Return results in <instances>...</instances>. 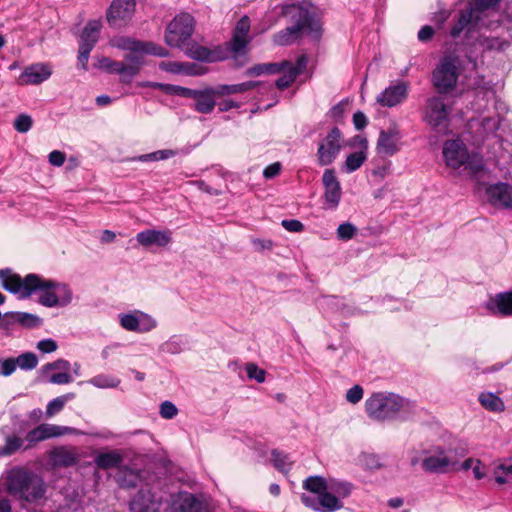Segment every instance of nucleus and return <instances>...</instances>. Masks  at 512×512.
<instances>
[{
  "instance_id": "393cba45",
  "label": "nucleus",
  "mask_w": 512,
  "mask_h": 512,
  "mask_svg": "<svg viewBox=\"0 0 512 512\" xmlns=\"http://www.w3.org/2000/svg\"><path fill=\"white\" fill-rule=\"evenodd\" d=\"M216 94L215 87H205L203 89H197L193 100L195 101V111L203 114L211 113L216 105Z\"/></svg>"
},
{
  "instance_id": "c756f323",
  "label": "nucleus",
  "mask_w": 512,
  "mask_h": 512,
  "mask_svg": "<svg viewBox=\"0 0 512 512\" xmlns=\"http://www.w3.org/2000/svg\"><path fill=\"white\" fill-rule=\"evenodd\" d=\"M51 459L57 466L70 467L79 462L80 455L74 447H60L52 451Z\"/></svg>"
},
{
  "instance_id": "a211bd4d",
  "label": "nucleus",
  "mask_w": 512,
  "mask_h": 512,
  "mask_svg": "<svg viewBox=\"0 0 512 512\" xmlns=\"http://www.w3.org/2000/svg\"><path fill=\"white\" fill-rule=\"evenodd\" d=\"M477 11L473 9L472 4L466 5L464 9L459 11V16L455 24L450 30V36L454 39L461 36V34L467 30L470 31L472 28H481L488 26L484 20L476 14Z\"/></svg>"
},
{
  "instance_id": "0e129e2a",
  "label": "nucleus",
  "mask_w": 512,
  "mask_h": 512,
  "mask_svg": "<svg viewBox=\"0 0 512 512\" xmlns=\"http://www.w3.org/2000/svg\"><path fill=\"white\" fill-rule=\"evenodd\" d=\"M362 462L368 469H377L381 466L379 457L375 454H364L362 456Z\"/></svg>"
},
{
  "instance_id": "f3484780",
  "label": "nucleus",
  "mask_w": 512,
  "mask_h": 512,
  "mask_svg": "<svg viewBox=\"0 0 512 512\" xmlns=\"http://www.w3.org/2000/svg\"><path fill=\"white\" fill-rule=\"evenodd\" d=\"M409 93V83L396 80L386 87L376 98L382 107L392 108L403 103Z\"/></svg>"
},
{
  "instance_id": "774afa93",
  "label": "nucleus",
  "mask_w": 512,
  "mask_h": 512,
  "mask_svg": "<svg viewBox=\"0 0 512 512\" xmlns=\"http://www.w3.org/2000/svg\"><path fill=\"white\" fill-rule=\"evenodd\" d=\"M91 51H92L91 49L79 46L78 66L83 70L87 69V64H88V60H89Z\"/></svg>"
},
{
  "instance_id": "09e8293b",
  "label": "nucleus",
  "mask_w": 512,
  "mask_h": 512,
  "mask_svg": "<svg viewBox=\"0 0 512 512\" xmlns=\"http://www.w3.org/2000/svg\"><path fill=\"white\" fill-rule=\"evenodd\" d=\"M500 0H471L467 3V5L473 6V9L477 15L483 20L486 17V10L496 6Z\"/></svg>"
},
{
  "instance_id": "680f3d73",
  "label": "nucleus",
  "mask_w": 512,
  "mask_h": 512,
  "mask_svg": "<svg viewBox=\"0 0 512 512\" xmlns=\"http://www.w3.org/2000/svg\"><path fill=\"white\" fill-rule=\"evenodd\" d=\"M281 224L289 232L298 233L304 230L303 223L296 219L283 220Z\"/></svg>"
},
{
  "instance_id": "6e6d98bb",
  "label": "nucleus",
  "mask_w": 512,
  "mask_h": 512,
  "mask_svg": "<svg viewBox=\"0 0 512 512\" xmlns=\"http://www.w3.org/2000/svg\"><path fill=\"white\" fill-rule=\"evenodd\" d=\"M17 367L16 358L0 359V374L5 377L12 375Z\"/></svg>"
},
{
  "instance_id": "473e14b6",
  "label": "nucleus",
  "mask_w": 512,
  "mask_h": 512,
  "mask_svg": "<svg viewBox=\"0 0 512 512\" xmlns=\"http://www.w3.org/2000/svg\"><path fill=\"white\" fill-rule=\"evenodd\" d=\"M149 54L146 51L129 52L125 55L124 66L126 69L127 82L138 74L141 66L144 64V55Z\"/></svg>"
},
{
  "instance_id": "bb28decb",
  "label": "nucleus",
  "mask_w": 512,
  "mask_h": 512,
  "mask_svg": "<svg viewBox=\"0 0 512 512\" xmlns=\"http://www.w3.org/2000/svg\"><path fill=\"white\" fill-rule=\"evenodd\" d=\"M356 139L359 140L361 149L346 157L342 167L343 171L346 173H352L358 170L367 160V140L360 136H357Z\"/></svg>"
},
{
  "instance_id": "39448f33",
  "label": "nucleus",
  "mask_w": 512,
  "mask_h": 512,
  "mask_svg": "<svg viewBox=\"0 0 512 512\" xmlns=\"http://www.w3.org/2000/svg\"><path fill=\"white\" fill-rule=\"evenodd\" d=\"M5 484L12 497L29 503L42 499L46 492L42 477L22 467L12 468L7 473Z\"/></svg>"
},
{
  "instance_id": "6e6552de",
  "label": "nucleus",
  "mask_w": 512,
  "mask_h": 512,
  "mask_svg": "<svg viewBox=\"0 0 512 512\" xmlns=\"http://www.w3.org/2000/svg\"><path fill=\"white\" fill-rule=\"evenodd\" d=\"M194 26V18L189 13L176 15L166 28L165 43L170 47L182 48L190 40Z\"/></svg>"
},
{
  "instance_id": "58836bf2",
  "label": "nucleus",
  "mask_w": 512,
  "mask_h": 512,
  "mask_svg": "<svg viewBox=\"0 0 512 512\" xmlns=\"http://www.w3.org/2000/svg\"><path fill=\"white\" fill-rule=\"evenodd\" d=\"M99 68L109 73L119 74L122 77V80L127 82V75L124 62L115 61L108 57H102L101 59H99Z\"/></svg>"
},
{
  "instance_id": "a19ab883",
  "label": "nucleus",
  "mask_w": 512,
  "mask_h": 512,
  "mask_svg": "<svg viewBox=\"0 0 512 512\" xmlns=\"http://www.w3.org/2000/svg\"><path fill=\"white\" fill-rule=\"evenodd\" d=\"M271 456L273 465L278 471L282 473H288L290 471L293 462L288 454L279 450H273Z\"/></svg>"
},
{
  "instance_id": "a878e982",
  "label": "nucleus",
  "mask_w": 512,
  "mask_h": 512,
  "mask_svg": "<svg viewBox=\"0 0 512 512\" xmlns=\"http://www.w3.org/2000/svg\"><path fill=\"white\" fill-rule=\"evenodd\" d=\"M174 505L175 512H207L204 503L188 492L179 493Z\"/></svg>"
},
{
  "instance_id": "5701e85b",
  "label": "nucleus",
  "mask_w": 512,
  "mask_h": 512,
  "mask_svg": "<svg viewBox=\"0 0 512 512\" xmlns=\"http://www.w3.org/2000/svg\"><path fill=\"white\" fill-rule=\"evenodd\" d=\"M136 239L144 247H165L172 242V232L168 229H147L137 234Z\"/></svg>"
},
{
  "instance_id": "338daca9",
  "label": "nucleus",
  "mask_w": 512,
  "mask_h": 512,
  "mask_svg": "<svg viewBox=\"0 0 512 512\" xmlns=\"http://www.w3.org/2000/svg\"><path fill=\"white\" fill-rule=\"evenodd\" d=\"M48 159L51 165L60 167L64 164L66 155L64 152L54 150L49 154Z\"/></svg>"
},
{
  "instance_id": "8fccbe9b",
  "label": "nucleus",
  "mask_w": 512,
  "mask_h": 512,
  "mask_svg": "<svg viewBox=\"0 0 512 512\" xmlns=\"http://www.w3.org/2000/svg\"><path fill=\"white\" fill-rule=\"evenodd\" d=\"M12 317L21 325L25 327H37L40 324V318L29 313L15 312L11 314Z\"/></svg>"
},
{
  "instance_id": "5fc2aeb1",
  "label": "nucleus",
  "mask_w": 512,
  "mask_h": 512,
  "mask_svg": "<svg viewBox=\"0 0 512 512\" xmlns=\"http://www.w3.org/2000/svg\"><path fill=\"white\" fill-rule=\"evenodd\" d=\"M159 414L164 419H173L178 414V408L171 401H164L160 405Z\"/></svg>"
},
{
  "instance_id": "0eeeda50",
  "label": "nucleus",
  "mask_w": 512,
  "mask_h": 512,
  "mask_svg": "<svg viewBox=\"0 0 512 512\" xmlns=\"http://www.w3.org/2000/svg\"><path fill=\"white\" fill-rule=\"evenodd\" d=\"M461 63L457 56L447 54L440 58L432 72V84L439 94L451 92L457 85Z\"/></svg>"
},
{
  "instance_id": "9d476101",
  "label": "nucleus",
  "mask_w": 512,
  "mask_h": 512,
  "mask_svg": "<svg viewBox=\"0 0 512 512\" xmlns=\"http://www.w3.org/2000/svg\"><path fill=\"white\" fill-rule=\"evenodd\" d=\"M466 454L467 450L462 447L441 450L438 454L424 458L422 467L430 473H444L449 469H454Z\"/></svg>"
},
{
  "instance_id": "13d9d810",
  "label": "nucleus",
  "mask_w": 512,
  "mask_h": 512,
  "mask_svg": "<svg viewBox=\"0 0 512 512\" xmlns=\"http://www.w3.org/2000/svg\"><path fill=\"white\" fill-rule=\"evenodd\" d=\"M290 61L284 60L280 63H265L266 74H279L285 71Z\"/></svg>"
},
{
  "instance_id": "c03bdc74",
  "label": "nucleus",
  "mask_w": 512,
  "mask_h": 512,
  "mask_svg": "<svg viewBox=\"0 0 512 512\" xmlns=\"http://www.w3.org/2000/svg\"><path fill=\"white\" fill-rule=\"evenodd\" d=\"M154 86H158L161 88L164 92L167 94L177 95L184 98H191L193 99L195 96V93L197 89H190L178 85H171V84H155Z\"/></svg>"
},
{
  "instance_id": "72a5a7b5",
  "label": "nucleus",
  "mask_w": 512,
  "mask_h": 512,
  "mask_svg": "<svg viewBox=\"0 0 512 512\" xmlns=\"http://www.w3.org/2000/svg\"><path fill=\"white\" fill-rule=\"evenodd\" d=\"M115 479L120 487L132 488L135 487L140 480V474L135 468L121 465L116 473Z\"/></svg>"
},
{
  "instance_id": "a18cd8bd",
  "label": "nucleus",
  "mask_w": 512,
  "mask_h": 512,
  "mask_svg": "<svg viewBox=\"0 0 512 512\" xmlns=\"http://www.w3.org/2000/svg\"><path fill=\"white\" fill-rule=\"evenodd\" d=\"M16 363L21 370H33L38 365V357L33 352H25L16 358Z\"/></svg>"
},
{
  "instance_id": "f03ea898",
  "label": "nucleus",
  "mask_w": 512,
  "mask_h": 512,
  "mask_svg": "<svg viewBox=\"0 0 512 512\" xmlns=\"http://www.w3.org/2000/svg\"><path fill=\"white\" fill-rule=\"evenodd\" d=\"M303 488L315 496L302 494V503L317 512H335L343 508L342 500L353 491L350 482L322 476L307 477L303 481Z\"/></svg>"
},
{
  "instance_id": "bf43d9fd",
  "label": "nucleus",
  "mask_w": 512,
  "mask_h": 512,
  "mask_svg": "<svg viewBox=\"0 0 512 512\" xmlns=\"http://www.w3.org/2000/svg\"><path fill=\"white\" fill-rule=\"evenodd\" d=\"M159 67L163 71H167L173 74H179L184 71V67L182 64L178 62H170V61H163L159 64Z\"/></svg>"
},
{
  "instance_id": "aec40b11",
  "label": "nucleus",
  "mask_w": 512,
  "mask_h": 512,
  "mask_svg": "<svg viewBox=\"0 0 512 512\" xmlns=\"http://www.w3.org/2000/svg\"><path fill=\"white\" fill-rule=\"evenodd\" d=\"M74 432L75 430L73 428L43 423L29 431L25 439L30 443V447L31 445L46 439L59 437ZM26 448H28V446Z\"/></svg>"
},
{
  "instance_id": "f8f14e48",
  "label": "nucleus",
  "mask_w": 512,
  "mask_h": 512,
  "mask_svg": "<svg viewBox=\"0 0 512 512\" xmlns=\"http://www.w3.org/2000/svg\"><path fill=\"white\" fill-rule=\"evenodd\" d=\"M343 137L339 128L333 127L320 141L317 149V162L320 166L332 164L342 148Z\"/></svg>"
},
{
  "instance_id": "c9c22d12",
  "label": "nucleus",
  "mask_w": 512,
  "mask_h": 512,
  "mask_svg": "<svg viewBox=\"0 0 512 512\" xmlns=\"http://www.w3.org/2000/svg\"><path fill=\"white\" fill-rule=\"evenodd\" d=\"M258 85L257 81H247L239 84H223L215 86L216 94H218V97L226 96V95H232V94H239L244 93L248 90H251L255 88Z\"/></svg>"
},
{
  "instance_id": "9b49d317",
  "label": "nucleus",
  "mask_w": 512,
  "mask_h": 512,
  "mask_svg": "<svg viewBox=\"0 0 512 512\" xmlns=\"http://www.w3.org/2000/svg\"><path fill=\"white\" fill-rule=\"evenodd\" d=\"M119 325L126 331L148 333L158 325L157 320L141 310H132L118 315Z\"/></svg>"
},
{
  "instance_id": "69168bd1",
  "label": "nucleus",
  "mask_w": 512,
  "mask_h": 512,
  "mask_svg": "<svg viewBox=\"0 0 512 512\" xmlns=\"http://www.w3.org/2000/svg\"><path fill=\"white\" fill-rule=\"evenodd\" d=\"M281 169H282L281 163L280 162H274V163L268 165L264 169L263 176L266 179H272V178L276 177L277 175H279V173L281 172Z\"/></svg>"
},
{
  "instance_id": "412c9836",
  "label": "nucleus",
  "mask_w": 512,
  "mask_h": 512,
  "mask_svg": "<svg viewBox=\"0 0 512 512\" xmlns=\"http://www.w3.org/2000/svg\"><path fill=\"white\" fill-rule=\"evenodd\" d=\"M401 134L395 127L382 130L377 140V153L384 156H392L400 149Z\"/></svg>"
},
{
  "instance_id": "052dcab7",
  "label": "nucleus",
  "mask_w": 512,
  "mask_h": 512,
  "mask_svg": "<svg viewBox=\"0 0 512 512\" xmlns=\"http://www.w3.org/2000/svg\"><path fill=\"white\" fill-rule=\"evenodd\" d=\"M58 345L55 340L47 338L37 343V348L43 353H52L56 351Z\"/></svg>"
},
{
  "instance_id": "423d86ee",
  "label": "nucleus",
  "mask_w": 512,
  "mask_h": 512,
  "mask_svg": "<svg viewBox=\"0 0 512 512\" xmlns=\"http://www.w3.org/2000/svg\"><path fill=\"white\" fill-rule=\"evenodd\" d=\"M442 152L447 167L459 174L473 177L484 168L482 156L469 153L465 143L459 138L447 140Z\"/></svg>"
},
{
  "instance_id": "dca6fc26",
  "label": "nucleus",
  "mask_w": 512,
  "mask_h": 512,
  "mask_svg": "<svg viewBox=\"0 0 512 512\" xmlns=\"http://www.w3.org/2000/svg\"><path fill=\"white\" fill-rule=\"evenodd\" d=\"M111 45L118 49L137 52L146 51L149 55L167 57L169 52L166 48L150 41H139L130 37H119L111 41Z\"/></svg>"
},
{
  "instance_id": "cd10ccee",
  "label": "nucleus",
  "mask_w": 512,
  "mask_h": 512,
  "mask_svg": "<svg viewBox=\"0 0 512 512\" xmlns=\"http://www.w3.org/2000/svg\"><path fill=\"white\" fill-rule=\"evenodd\" d=\"M486 306L494 314L512 315V290L497 294L487 302Z\"/></svg>"
},
{
  "instance_id": "ddd939ff",
  "label": "nucleus",
  "mask_w": 512,
  "mask_h": 512,
  "mask_svg": "<svg viewBox=\"0 0 512 512\" xmlns=\"http://www.w3.org/2000/svg\"><path fill=\"white\" fill-rule=\"evenodd\" d=\"M135 10V0H113L106 13L107 22L113 28H122L130 22Z\"/></svg>"
},
{
  "instance_id": "de8ad7c7",
  "label": "nucleus",
  "mask_w": 512,
  "mask_h": 512,
  "mask_svg": "<svg viewBox=\"0 0 512 512\" xmlns=\"http://www.w3.org/2000/svg\"><path fill=\"white\" fill-rule=\"evenodd\" d=\"M185 341L180 336H172L168 341L163 343L162 350L169 354H178L183 351Z\"/></svg>"
},
{
  "instance_id": "37998d69",
  "label": "nucleus",
  "mask_w": 512,
  "mask_h": 512,
  "mask_svg": "<svg viewBox=\"0 0 512 512\" xmlns=\"http://www.w3.org/2000/svg\"><path fill=\"white\" fill-rule=\"evenodd\" d=\"M120 382L119 378L105 374L96 375L88 381V383L100 389L116 388Z\"/></svg>"
},
{
  "instance_id": "c85d7f7f",
  "label": "nucleus",
  "mask_w": 512,
  "mask_h": 512,
  "mask_svg": "<svg viewBox=\"0 0 512 512\" xmlns=\"http://www.w3.org/2000/svg\"><path fill=\"white\" fill-rule=\"evenodd\" d=\"M101 29L102 22L100 20L88 21L80 35L79 46L92 50L99 40Z\"/></svg>"
},
{
  "instance_id": "f704fd0d",
  "label": "nucleus",
  "mask_w": 512,
  "mask_h": 512,
  "mask_svg": "<svg viewBox=\"0 0 512 512\" xmlns=\"http://www.w3.org/2000/svg\"><path fill=\"white\" fill-rule=\"evenodd\" d=\"M1 433L5 436V444L0 448V456H10L17 452L24 444V440L17 436L9 434V428L4 426Z\"/></svg>"
},
{
  "instance_id": "49530a36",
  "label": "nucleus",
  "mask_w": 512,
  "mask_h": 512,
  "mask_svg": "<svg viewBox=\"0 0 512 512\" xmlns=\"http://www.w3.org/2000/svg\"><path fill=\"white\" fill-rule=\"evenodd\" d=\"M480 45L483 47L484 50L502 51L507 46H509V43L497 37H482L480 39Z\"/></svg>"
},
{
  "instance_id": "b1692460",
  "label": "nucleus",
  "mask_w": 512,
  "mask_h": 512,
  "mask_svg": "<svg viewBox=\"0 0 512 512\" xmlns=\"http://www.w3.org/2000/svg\"><path fill=\"white\" fill-rule=\"evenodd\" d=\"M489 202L495 207L508 208L512 205V187L506 183L491 185L486 190Z\"/></svg>"
},
{
  "instance_id": "3c124183",
  "label": "nucleus",
  "mask_w": 512,
  "mask_h": 512,
  "mask_svg": "<svg viewBox=\"0 0 512 512\" xmlns=\"http://www.w3.org/2000/svg\"><path fill=\"white\" fill-rule=\"evenodd\" d=\"M356 232L357 228L353 224L346 222L338 226L336 234L339 240L348 241L356 235Z\"/></svg>"
},
{
  "instance_id": "2f4dec72",
  "label": "nucleus",
  "mask_w": 512,
  "mask_h": 512,
  "mask_svg": "<svg viewBox=\"0 0 512 512\" xmlns=\"http://www.w3.org/2000/svg\"><path fill=\"white\" fill-rule=\"evenodd\" d=\"M305 66V56H302L297 60L296 66H293L290 62V65L286 68V70L282 71L283 75L276 80V87L281 90L288 88L295 81L296 77L300 74L302 69L305 68Z\"/></svg>"
},
{
  "instance_id": "4c0bfd02",
  "label": "nucleus",
  "mask_w": 512,
  "mask_h": 512,
  "mask_svg": "<svg viewBox=\"0 0 512 512\" xmlns=\"http://www.w3.org/2000/svg\"><path fill=\"white\" fill-rule=\"evenodd\" d=\"M495 481L499 485L509 483L512 480V460H505L494 468Z\"/></svg>"
},
{
  "instance_id": "e433bc0d",
  "label": "nucleus",
  "mask_w": 512,
  "mask_h": 512,
  "mask_svg": "<svg viewBox=\"0 0 512 512\" xmlns=\"http://www.w3.org/2000/svg\"><path fill=\"white\" fill-rule=\"evenodd\" d=\"M478 400L481 405L489 411L502 412L505 409L502 399L494 393L482 392Z\"/></svg>"
},
{
  "instance_id": "e2e57ef3",
  "label": "nucleus",
  "mask_w": 512,
  "mask_h": 512,
  "mask_svg": "<svg viewBox=\"0 0 512 512\" xmlns=\"http://www.w3.org/2000/svg\"><path fill=\"white\" fill-rule=\"evenodd\" d=\"M71 381L72 378L67 372L54 373L48 379L49 383L58 385L68 384Z\"/></svg>"
},
{
  "instance_id": "ea45409f",
  "label": "nucleus",
  "mask_w": 512,
  "mask_h": 512,
  "mask_svg": "<svg viewBox=\"0 0 512 512\" xmlns=\"http://www.w3.org/2000/svg\"><path fill=\"white\" fill-rule=\"evenodd\" d=\"M186 54L195 60L204 61V62H212L216 60L214 52L209 50L206 47L199 45H192L187 47Z\"/></svg>"
},
{
  "instance_id": "864d4df0",
  "label": "nucleus",
  "mask_w": 512,
  "mask_h": 512,
  "mask_svg": "<svg viewBox=\"0 0 512 512\" xmlns=\"http://www.w3.org/2000/svg\"><path fill=\"white\" fill-rule=\"evenodd\" d=\"M245 371L247 373L248 378L255 379L258 383H263L265 381L266 372L263 369L259 368L256 364H246Z\"/></svg>"
},
{
  "instance_id": "6ab92c4d",
  "label": "nucleus",
  "mask_w": 512,
  "mask_h": 512,
  "mask_svg": "<svg viewBox=\"0 0 512 512\" xmlns=\"http://www.w3.org/2000/svg\"><path fill=\"white\" fill-rule=\"evenodd\" d=\"M162 499L148 488L140 489L131 499V512H159Z\"/></svg>"
},
{
  "instance_id": "20e7f679",
  "label": "nucleus",
  "mask_w": 512,
  "mask_h": 512,
  "mask_svg": "<svg viewBox=\"0 0 512 512\" xmlns=\"http://www.w3.org/2000/svg\"><path fill=\"white\" fill-rule=\"evenodd\" d=\"M415 404L395 393L375 392L365 401V412L374 421L407 419L414 413Z\"/></svg>"
},
{
  "instance_id": "4be33fe9",
  "label": "nucleus",
  "mask_w": 512,
  "mask_h": 512,
  "mask_svg": "<svg viewBox=\"0 0 512 512\" xmlns=\"http://www.w3.org/2000/svg\"><path fill=\"white\" fill-rule=\"evenodd\" d=\"M52 74L50 65L45 63H35L27 66L19 76L21 85H38L46 81Z\"/></svg>"
},
{
  "instance_id": "1a4fd4ad",
  "label": "nucleus",
  "mask_w": 512,
  "mask_h": 512,
  "mask_svg": "<svg viewBox=\"0 0 512 512\" xmlns=\"http://www.w3.org/2000/svg\"><path fill=\"white\" fill-rule=\"evenodd\" d=\"M450 108L440 95L431 96L423 107V121L436 131H444L448 128Z\"/></svg>"
},
{
  "instance_id": "7c9ffc66",
  "label": "nucleus",
  "mask_w": 512,
  "mask_h": 512,
  "mask_svg": "<svg viewBox=\"0 0 512 512\" xmlns=\"http://www.w3.org/2000/svg\"><path fill=\"white\" fill-rule=\"evenodd\" d=\"M94 463L99 469H117L118 471L123 463V455L118 450L102 452L96 455Z\"/></svg>"
},
{
  "instance_id": "7ed1b4c3",
  "label": "nucleus",
  "mask_w": 512,
  "mask_h": 512,
  "mask_svg": "<svg viewBox=\"0 0 512 512\" xmlns=\"http://www.w3.org/2000/svg\"><path fill=\"white\" fill-rule=\"evenodd\" d=\"M282 14L290 17L292 26L279 31L273 41L280 46L292 44L303 35L318 41L322 36V24L310 2L293 3L282 7Z\"/></svg>"
},
{
  "instance_id": "603ef678",
  "label": "nucleus",
  "mask_w": 512,
  "mask_h": 512,
  "mask_svg": "<svg viewBox=\"0 0 512 512\" xmlns=\"http://www.w3.org/2000/svg\"><path fill=\"white\" fill-rule=\"evenodd\" d=\"M33 124L31 116L27 114H20L14 121V128L19 133L28 132Z\"/></svg>"
},
{
  "instance_id": "4d7b16f0",
  "label": "nucleus",
  "mask_w": 512,
  "mask_h": 512,
  "mask_svg": "<svg viewBox=\"0 0 512 512\" xmlns=\"http://www.w3.org/2000/svg\"><path fill=\"white\" fill-rule=\"evenodd\" d=\"M364 395V390L360 385H354L346 392V400L351 404L359 403Z\"/></svg>"
},
{
  "instance_id": "f257e3e1",
  "label": "nucleus",
  "mask_w": 512,
  "mask_h": 512,
  "mask_svg": "<svg viewBox=\"0 0 512 512\" xmlns=\"http://www.w3.org/2000/svg\"><path fill=\"white\" fill-rule=\"evenodd\" d=\"M2 287L19 299L29 298L39 293L38 302L45 307H65L72 301V291L65 283L44 279L37 274H28L24 278L9 269L0 270Z\"/></svg>"
},
{
  "instance_id": "79ce46f5",
  "label": "nucleus",
  "mask_w": 512,
  "mask_h": 512,
  "mask_svg": "<svg viewBox=\"0 0 512 512\" xmlns=\"http://www.w3.org/2000/svg\"><path fill=\"white\" fill-rule=\"evenodd\" d=\"M74 397H75L74 393H67V394H64V395L54 398L53 400H51L48 403V405L46 407V415L48 417H51L54 414L60 412L63 409V407L65 406V404L68 401L74 399Z\"/></svg>"
},
{
  "instance_id": "4468645a",
  "label": "nucleus",
  "mask_w": 512,
  "mask_h": 512,
  "mask_svg": "<svg viewBox=\"0 0 512 512\" xmlns=\"http://www.w3.org/2000/svg\"><path fill=\"white\" fill-rule=\"evenodd\" d=\"M251 21L248 16H243L236 23L232 38L227 42V49L233 56L245 55L247 47L252 40L250 36Z\"/></svg>"
},
{
  "instance_id": "2eb2a0df",
  "label": "nucleus",
  "mask_w": 512,
  "mask_h": 512,
  "mask_svg": "<svg viewBox=\"0 0 512 512\" xmlns=\"http://www.w3.org/2000/svg\"><path fill=\"white\" fill-rule=\"evenodd\" d=\"M324 192L322 195L323 208L325 210H336L342 197L341 184L334 169H326L322 175Z\"/></svg>"
}]
</instances>
